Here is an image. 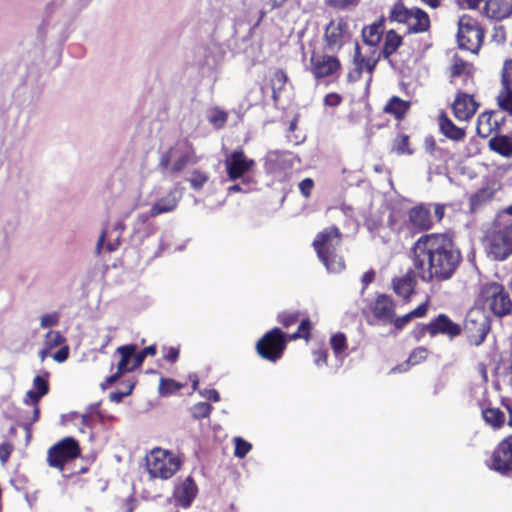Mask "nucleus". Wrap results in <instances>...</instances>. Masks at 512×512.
Here are the masks:
<instances>
[{
	"label": "nucleus",
	"mask_w": 512,
	"mask_h": 512,
	"mask_svg": "<svg viewBox=\"0 0 512 512\" xmlns=\"http://www.w3.org/2000/svg\"><path fill=\"white\" fill-rule=\"evenodd\" d=\"M412 18L416 20L414 24H408L407 34H418L427 32L430 28V18L427 12L419 7H413Z\"/></svg>",
	"instance_id": "29"
},
{
	"label": "nucleus",
	"mask_w": 512,
	"mask_h": 512,
	"mask_svg": "<svg viewBox=\"0 0 512 512\" xmlns=\"http://www.w3.org/2000/svg\"><path fill=\"white\" fill-rule=\"evenodd\" d=\"M238 180H240L239 183H235L228 187V193H247L251 190V186L255 184L254 179L251 176L241 177Z\"/></svg>",
	"instance_id": "45"
},
{
	"label": "nucleus",
	"mask_w": 512,
	"mask_h": 512,
	"mask_svg": "<svg viewBox=\"0 0 512 512\" xmlns=\"http://www.w3.org/2000/svg\"><path fill=\"white\" fill-rule=\"evenodd\" d=\"M431 337L437 335H445L450 339L456 338L462 333V326L454 322L448 315L444 313L438 314L430 322Z\"/></svg>",
	"instance_id": "16"
},
{
	"label": "nucleus",
	"mask_w": 512,
	"mask_h": 512,
	"mask_svg": "<svg viewBox=\"0 0 512 512\" xmlns=\"http://www.w3.org/2000/svg\"><path fill=\"white\" fill-rule=\"evenodd\" d=\"M498 108L505 112L512 104V59H506L501 71V89L496 97Z\"/></svg>",
	"instance_id": "14"
},
{
	"label": "nucleus",
	"mask_w": 512,
	"mask_h": 512,
	"mask_svg": "<svg viewBox=\"0 0 512 512\" xmlns=\"http://www.w3.org/2000/svg\"><path fill=\"white\" fill-rule=\"evenodd\" d=\"M330 346L336 357L341 356L347 349V337L343 332H337L330 337Z\"/></svg>",
	"instance_id": "41"
},
{
	"label": "nucleus",
	"mask_w": 512,
	"mask_h": 512,
	"mask_svg": "<svg viewBox=\"0 0 512 512\" xmlns=\"http://www.w3.org/2000/svg\"><path fill=\"white\" fill-rule=\"evenodd\" d=\"M488 147L491 151L506 157H512V136L507 134H495L490 138Z\"/></svg>",
	"instance_id": "26"
},
{
	"label": "nucleus",
	"mask_w": 512,
	"mask_h": 512,
	"mask_svg": "<svg viewBox=\"0 0 512 512\" xmlns=\"http://www.w3.org/2000/svg\"><path fill=\"white\" fill-rule=\"evenodd\" d=\"M299 190L304 197H309L314 187V181L311 178H305L299 183Z\"/></svg>",
	"instance_id": "61"
},
{
	"label": "nucleus",
	"mask_w": 512,
	"mask_h": 512,
	"mask_svg": "<svg viewBox=\"0 0 512 512\" xmlns=\"http://www.w3.org/2000/svg\"><path fill=\"white\" fill-rule=\"evenodd\" d=\"M416 286V274L412 269H409L402 277H395L392 279L393 291L409 301L414 293Z\"/></svg>",
	"instance_id": "21"
},
{
	"label": "nucleus",
	"mask_w": 512,
	"mask_h": 512,
	"mask_svg": "<svg viewBox=\"0 0 512 512\" xmlns=\"http://www.w3.org/2000/svg\"><path fill=\"white\" fill-rule=\"evenodd\" d=\"M49 373L44 372L43 375H36L33 379V390L38 391L39 394L46 396L49 393L50 386L48 381Z\"/></svg>",
	"instance_id": "47"
},
{
	"label": "nucleus",
	"mask_w": 512,
	"mask_h": 512,
	"mask_svg": "<svg viewBox=\"0 0 512 512\" xmlns=\"http://www.w3.org/2000/svg\"><path fill=\"white\" fill-rule=\"evenodd\" d=\"M395 307V301L390 295L379 294L371 309L377 320L390 324L395 316Z\"/></svg>",
	"instance_id": "20"
},
{
	"label": "nucleus",
	"mask_w": 512,
	"mask_h": 512,
	"mask_svg": "<svg viewBox=\"0 0 512 512\" xmlns=\"http://www.w3.org/2000/svg\"><path fill=\"white\" fill-rule=\"evenodd\" d=\"M478 107L479 103L475 101L473 95L462 91L457 92L451 105L453 114L459 121L470 120L477 112Z\"/></svg>",
	"instance_id": "15"
},
{
	"label": "nucleus",
	"mask_w": 512,
	"mask_h": 512,
	"mask_svg": "<svg viewBox=\"0 0 512 512\" xmlns=\"http://www.w3.org/2000/svg\"><path fill=\"white\" fill-rule=\"evenodd\" d=\"M134 388H135V383H129V389H127L126 391H120V390L113 391L109 394V399L111 402L121 403L125 397L132 394Z\"/></svg>",
	"instance_id": "54"
},
{
	"label": "nucleus",
	"mask_w": 512,
	"mask_h": 512,
	"mask_svg": "<svg viewBox=\"0 0 512 512\" xmlns=\"http://www.w3.org/2000/svg\"><path fill=\"white\" fill-rule=\"evenodd\" d=\"M478 300L486 304L497 317L509 315L512 311V300L503 285L497 282L485 283L481 286Z\"/></svg>",
	"instance_id": "4"
},
{
	"label": "nucleus",
	"mask_w": 512,
	"mask_h": 512,
	"mask_svg": "<svg viewBox=\"0 0 512 512\" xmlns=\"http://www.w3.org/2000/svg\"><path fill=\"white\" fill-rule=\"evenodd\" d=\"M146 466L148 473L152 478H161L166 480L174 475L173 470L170 469L166 460H161L153 454L151 457L146 458Z\"/></svg>",
	"instance_id": "25"
},
{
	"label": "nucleus",
	"mask_w": 512,
	"mask_h": 512,
	"mask_svg": "<svg viewBox=\"0 0 512 512\" xmlns=\"http://www.w3.org/2000/svg\"><path fill=\"white\" fill-rule=\"evenodd\" d=\"M328 272L339 273L345 268V263L342 257L331 252L325 254L324 258H319Z\"/></svg>",
	"instance_id": "37"
},
{
	"label": "nucleus",
	"mask_w": 512,
	"mask_h": 512,
	"mask_svg": "<svg viewBox=\"0 0 512 512\" xmlns=\"http://www.w3.org/2000/svg\"><path fill=\"white\" fill-rule=\"evenodd\" d=\"M213 410V406L208 402H198L190 408L191 416L195 420L208 418Z\"/></svg>",
	"instance_id": "42"
},
{
	"label": "nucleus",
	"mask_w": 512,
	"mask_h": 512,
	"mask_svg": "<svg viewBox=\"0 0 512 512\" xmlns=\"http://www.w3.org/2000/svg\"><path fill=\"white\" fill-rule=\"evenodd\" d=\"M484 10L488 17L502 20L512 15V0H487Z\"/></svg>",
	"instance_id": "24"
},
{
	"label": "nucleus",
	"mask_w": 512,
	"mask_h": 512,
	"mask_svg": "<svg viewBox=\"0 0 512 512\" xmlns=\"http://www.w3.org/2000/svg\"><path fill=\"white\" fill-rule=\"evenodd\" d=\"M488 241V256L495 261L506 260L512 255V223L493 231Z\"/></svg>",
	"instance_id": "8"
},
{
	"label": "nucleus",
	"mask_w": 512,
	"mask_h": 512,
	"mask_svg": "<svg viewBox=\"0 0 512 512\" xmlns=\"http://www.w3.org/2000/svg\"><path fill=\"white\" fill-rule=\"evenodd\" d=\"M348 35V23L340 18L337 23L334 20L326 25L324 30L325 48L330 52H339L344 45V38Z\"/></svg>",
	"instance_id": "12"
},
{
	"label": "nucleus",
	"mask_w": 512,
	"mask_h": 512,
	"mask_svg": "<svg viewBox=\"0 0 512 512\" xmlns=\"http://www.w3.org/2000/svg\"><path fill=\"white\" fill-rule=\"evenodd\" d=\"M81 454L79 442L67 436L52 445L47 452V463L50 467L64 471L66 463L75 460Z\"/></svg>",
	"instance_id": "5"
},
{
	"label": "nucleus",
	"mask_w": 512,
	"mask_h": 512,
	"mask_svg": "<svg viewBox=\"0 0 512 512\" xmlns=\"http://www.w3.org/2000/svg\"><path fill=\"white\" fill-rule=\"evenodd\" d=\"M199 394L206 398L208 401H211V402H219L221 397H220V393L212 388V389H203V390H199Z\"/></svg>",
	"instance_id": "63"
},
{
	"label": "nucleus",
	"mask_w": 512,
	"mask_h": 512,
	"mask_svg": "<svg viewBox=\"0 0 512 512\" xmlns=\"http://www.w3.org/2000/svg\"><path fill=\"white\" fill-rule=\"evenodd\" d=\"M410 253L418 276L425 283L450 280L462 261L452 238L442 233L423 234Z\"/></svg>",
	"instance_id": "1"
},
{
	"label": "nucleus",
	"mask_w": 512,
	"mask_h": 512,
	"mask_svg": "<svg viewBox=\"0 0 512 512\" xmlns=\"http://www.w3.org/2000/svg\"><path fill=\"white\" fill-rule=\"evenodd\" d=\"M427 355L428 350L425 347H417L410 353L407 362L416 365L426 359Z\"/></svg>",
	"instance_id": "50"
},
{
	"label": "nucleus",
	"mask_w": 512,
	"mask_h": 512,
	"mask_svg": "<svg viewBox=\"0 0 512 512\" xmlns=\"http://www.w3.org/2000/svg\"><path fill=\"white\" fill-rule=\"evenodd\" d=\"M403 45V38L394 29H390L385 33L384 43L380 50V56L385 60L397 52Z\"/></svg>",
	"instance_id": "27"
},
{
	"label": "nucleus",
	"mask_w": 512,
	"mask_h": 512,
	"mask_svg": "<svg viewBox=\"0 0 512 512\" xmlns=\"http://www.w3.org/2000/svg\"><path fill=\"white\" fill-rule=\"evenodd\" d=\"M491 329L489 316L479 311H470L464 321L462 331L465 332L470 344L480 346L485 341Z\"/></svg>",
	"instance_id": "7"
},
{
	"label": "nucleus",
	"mask_w": 512,
	"mask_h": 512,
	"mask_svg": "<svg viewBox=\"0 0 512 512\" xmlns=\"http://www.w3.org/2000/svg\"><path fill=\"white\" fill-rule=\"evenodd\" d=\"M201 58L198 59V66L202 70L203 73L209 72L215 69L218 65V60L216 55L212 53L210 48L203 47L200 49Z\"/></svg>",
	"instance_id": "36"
},
{
	"label": "nucleus",
	"mask_w": 512,
	"mask_h": 512,
	"mask_svg": "<svg viewBox=\"0 0 512 512\" xmlns=\"http://www.w3.org/2000/svg\"><path fill=\"white\" fill-rule=\"evenodd\" d=\"M426 333H429V335L431 336L430 323H418L411 332L412 336L416 339V341H420L421 338H423Z\"/></svg>",
	"instance_id": "55"
},
{
	"label": "nucleus",
	"mask_w": 512,
	"mask_h": 512,
	"mask_svg": "<svg viewBox=\"0 0 512 512\" xmlns=\"http://www.w3.org/2000/svg\"><path fill=\"white\" fill-rule=\"evenodd\" d=\"M311 329L312 323L309 318L302 319L297 330L290 335H287L279 327H274L257 341L256 352L262 359L275 363L282 358L288 340L308 339Z\"/></svg>",
	"instance_id": "2"
},
{
	"label": "nucleus",
	"mask_w": 512,
	"mask_h": 512,
	"mask_svg": "<svg viewBox=\"0 0 512 512\" xmlns=\"http://www.w3.org/2000/svg\"><path fill=\"white\" fill-rule=\"evenodd\" d=\"M60 315L58 312L47 313L41 316L40 326L42 328H51L59 323Z\"/></svg>",
	"instance_id": "51"
},
{
	"label": "nucleus",
	"mask_w": 512,
	"mask_h": 512,
	"mask_svg": "<svg viewBox=\"0 0 512 512\" xmlns=\"http://www.w3.org/2000/svg\"><path fill=\"white\" fill-rule=\"evenodd\" d=\"M340 229L332 225L319 232L313 241V247L318 258H324L325 254L335 252L336 246L341 242Z\"/></svg>",
	"instance_id": "11"
},
{
	"label": "nucleus",
	"mask_w": 512,
	"mask_h": 512,
	"mask_svg": "<svg viewBox=\"0 0 512 512\" xmlns=\"http://www.w3.org/2000/svg\"><path fill=\"white\" fill-rule=\"evenodd\" d=\"M287 80H288V76H287L286 72L283 71L282 69H278L274 73V76L271 80V86H273V84L275 83V85H277L278 88L283 89Z\"/></svg>",
	"instance_id": "59"
},
{
	"label": "nucleus",
	"mask_w": 512,
	"mask_h": 512,
	"mask_svg": "<svg viewBox=\"0 0 512 512\" xmlns=\"http://www.w3.org/2000/svg\"><path fill=\"white\" fill-rule=\"evenodd\" d=\"M145 359L146 358L144 357V355L140 352V350L137 349L132 356V364L130 365L131 372H134L137 369L141 368Z\"/></svg>",
	"instance_id": "64"
},
{
	"label": "nucleus",
	"mask_w": 512,
	"mask_h": 512,
	"mask_svg": "<svg viewBox=\"0 0 512 512\" xmlns=\"http://www.w3.org/2000/svg\"><path fill=\"white\" fill-rule=\"evenodd\" d=\"M482 417L486 424L493 429H500L505 423V414L499 408L489 407L482 410Z\"/></svg>",
	"instance_id": "34"
},
{
	"label": "nucleus",
	"mask_w": 512,
	"mask_h": 512,
	"mask_svg": "<svg viewBox=\"0 0 512 512\" xmlns=\"http://www.w3.org/2000/svg\"><path fill=\"white\" fill-rule=\"evenodd\" d=\"M438 124L440 132L452 141H462L466 136L465 128L456 126L444 111L438 116Z\"/></svg>",
	"instance_id": "23"
},
{
	"label": "nucleus",
	"mask_w": 512,
	"mask_h": 512,
	"mask_svg": "<svg viewBox=\"0 0 512 512\" xmlns=\"http://www.w3.org/2000/svg\"><path fill=\"white\" fill-rule=\"evenodd\" d=\"M411 104L398 96H392L384 106V112L394 116L396 120H402L408 112Z\"/></svg>",
	"instance_id": "30"
},
{
	"label": "nucleus",
	"mask_w": 512,
	"mask_h": 512,
	"mask_svg": "<svg viewBox=\"0 0 512 512\" xmlns=\"http://www.w3.org/2000/svg\"><path fill=\"white\" fill-rule=\"evenodd\" d=\"M300 313L299 312H281L277 316V320L279 323H281L285 328H289L290 326L294 325L298 319H299Z\"/></svg>",
	"instance_id": "49"
},
{
	"label": "nucleus",
	"mask_w": 512,
	"mask_h": 512,
	"mask_svg": "<svg viewBox=\"0 0 512 512\" xmlns=\"http://www.w3.org/2000/svg\"><path fill=\"white\" fill-rule=\"evenodd\" d=\"M227 118L228 114L219 107H214L207 113V120L215 129L223 128L226 124Z\"/></svg>",
	"instance_id": "39"
},
{
	"label": "nucleus",
	"mask_w": 512,
	"mask_h": 512,
	"mask_svg": "<svg viewBox=\"0 0 512 512\" xmlns=\"http://www.w3.org/2000/svg\"><path fill=\"white\" fill-rule=\"evenodd\" d=\"M183 196V188L176 186L169 193L158 199L150 208V215L158 216L164 213L172 212L176 209Z\"/></svg>",
	"instance_id": "19"
},
{
	"label": "nucleus",
	"mask_w": 512,
	"mask_h": 512,
	"mask_svg": "<svg viewBox=\"0 0 512 512\" xmlns=\"http://www.w3.org/2000/svg\"><path fill=\"white\" fill-rule=\"evenodd\" d=\"M66 338L59 331H48L45 335V346L53 349L65 343Z\"/></svg>",
	"instance_id": "48"
},
{
	"label": "nucleus",
	"mask_w": 512,
	"mask_h": 512,
	"mask_svg": "<svg viewBox=\"0 0 512 512\" xmlns=\"http://www.w3.org/2000/svg\"><path fill=\"white\" fill-rule=\"evenodd\" d=\"M44 397L43 394H39L38 391L30 389L26 392L24 403L26 405L38 406L40 400Z\"/></svg>",
	"instance_id": "57"
},
{
	"label": "nucleus",
	"mask_w": 512,
	"mask_h": 512,
	"mask_svg": "<svg viewBox=\"0 0 512 512\" xmlns=\"http://www.w3.org/2000/svg\"><path fill=\"white\" fill-rule=\"evenodd\" d=\"M178 152L177 147H171L166 152L162 153L160 157L159 166L162 170L167 169L170 166L171 160L176 157Z\"/></svg>",
	"instance_id": "53"
},
{
	"label": "nucleus",
	"mask_w": 512,
	"mask_h": 512,
	"mask_svg": "<svg viewBox=\"0 0 512 512\" xmlns=\"http://www.w3.org/2000/svg\"><path fill=\"white\" fill-rule=\"evenodd\" d=\"M264 11L259 12L258 18L252 22L249 15L243 14L235 18L234 20H227L226 22L220 23L215 28V33L221 36L223 26L227 24L230 29L229 35L223 36V40L227 42V46L237 51L246 52V47L243 45L248 44L254 31L259 27L261 21L265 16Z\"/></svg>",
	"instance_id": "3"
},
{
	"label": "nucleus",
	"mask_w": 512,
	"mask_h": 512,
	"mask_svg": "<svg viewBox=\"0 0 512 512\" xmlns=\"http://www.w3.org/2000/svg\"><path fill=\"white\" fill-rule=\"evenodd\" d=\"M225 171L230 181L248 176L255 166V161L248 158L242 148H237L226 155Z\"/></svg>",
	"instance_id": "9"
},
{
	"label": "nucleus",
	"mask_w": 512,
	"mask_h": 512,
	"mask_svg": "<svg viewBox=\"0 0 512 512\" xmlns=\"http://www.w3.org/2000/svg\"><path fill=\"white\" fill-rule=\"evenodd\" d=\"M393 151L398 155H412L414 150L409 147V136L406 134H400L393 144Z\"/></svg>",
	"instance_id": "43"
},
{
	"label": "nucleus",
	"mask_w": 512,
	"mask_h": 512,
	"mask_svg": "<svg viewBox=\"0 0 512 512\" xmlns=\"http://www.w3.org/2000/svg\"><path fill=\"white\" fill-rule=\"evenodd\" d=\"M342 97L338 93L331 92L324 97V105L328 107H337L341 104Z\"/></svg>",
	"instance_id": "60"
},
{
	"label": "nucleus",
	"mask_w": 512,
	"mask_h": 512,
	"mask_svg": "<svg viewBox=\"0 0 512 512\" xmlns=\"http://www.w3.org/2000/svg\"><path fill=\"white\" fill-rule=\"evenodd\" d=\"M198 493V487L192 476H187L184 481L176 485L173 491V497L182 508H188L192 505Z\"/></svg>",
	"instance_id": "18"
},
{
	"label": "nucleus",
	"mask_w": 512,
	"mask_h": 512,
	"mask_svg": "<svg viewBox=\"0 0 512 512\" xmlns=\"http://www.w3.org/2000/svg\"><path fill=\"white\" fill-rule=\"evenodd\" d=\"M385 22V17L381 16L372 24L364 26L361 31L363 43L370 47H377L383 37Z\"/></svg>",
	"instance_id": "22"
},
{
	"label": "nucleus",
	"mask_w": 512,
	"mask_h": 512,
	"mask_svg": "<svg viewBox=\"0 0 512 512\" xmlns=\"http://www.w3.org/2000/svg\"><path fill=\"white\" fill-rule=\"evenodd\" d=\"M411 227L417 232L428 231L433 226L431 212L426 204H418L408 211Z\"/></svg>",
	"instance_id": "17"
},
{
	"label": "nucleus",
	"mask_w": 512,
	"mask_h": 512,
	"mask_svg": "<svg viewBox=\"0 0 512 512\" xmlns=\"http://www.w3.org/2000/svg\"><path fill=\"white\" fill-rule=\"evenodd\" d=\"M314 354V363L317 367H322L327 365L328 358V350L327 349H319L313 352Z\"/></svg>",
	"instance_id": "62"
},
{
	"label": "nucleus",
	"mask_w": 512,
	"mask_h": 512,
	"mask_svg": "<svg viewBox=\"0 0 512 512\" xmlns=\"http://www.w3.org/2000/svg\"><path fill=\"white\" fill-rule=\"evenodd\" d=\"M289 154L280 151H269L264 158V169L268 174H273L284 169L286 157Z\"/></svg>",
	"instance_id": "28"
},
{
	"label": "nucleus",
	"mask_w": 512,
	"mask_h": 512,
	"mask_svg": "<svg viewBox=\"0 0 512 512\" xmlns=\"http://www.w3.org/2000/svg\"><path fill=\"white\" fill-rule=\"evenodd\" d=\"M494 191L489 187H482L470 196V212L476 213L485 203L492 200Z\"/></svg>",
	"instance_id": "32"
},
{
	"label": "nucleus",
	"mask_w": 512,
	"mask_h": 512,
	"mask_svg": "<svg viewBox=\"0 0 512 512\" xmlns=\"http://www.w3.org/2000/svg\"><path fill=\"white\" fill-rule=\"evenodd\" d=\"M184 145L187 147V150L183 152L181 155L177 157V159L174 161L173 165L171 166V172L173 173H179L181 172L189 163H195L196 161L193 160L194 158V149L190 145L188 141L184 142Z\"/></svg>",
	"instance_id": "35"
},
{
	"label": "nucleus",
	"mask_w": 512,
	"mask_h": 512,
	"mask_svg": "<svg viewBox=\"0 0 512 512\" xmlns=\"http://www.w3.org/2000/svg\"><path fill=\"white\" fill-rule=\"evenodd\" d=\"M184 387V384L176 381L173 378L161 377L158 387V392L161 396H170Z\"/></svg>",
	"instance_id": "38"
},
{
	"label": "nucleus",
	"mask_w": 512,
	"mask_h": 512,
	"mask_svg": "<svg viewBox=\"0 0 512 512\" xmlns=\"http://www.w3.org/2000/svg\"><path fill=\"white\" fill-rule=\"evenodd\" d=\"M413 320L410 313H407L403 316L396 317V315L393 317V320H391L390 324L394 325V328L398 331L402 330L409 322Z\"/></svg>",
	"instance_id": "58"
},
{
	"label": "nucleus",
	"mask_w": 512,
	"mask_h": 512,
	"mask_svg": "<svg viewBox=\"0 0 512 512\" xmlns=\"http://www.w3.org/2000/svg\"><path fill=\"white\" fill-rule=\"evenodd\" d=\"M412 14L413 7L407 8L402 1H398L390 10L389 20L391 22L408 24L409 20L412 19Z\"/></svg>",
	"instance_id": "33"
},
{
	"label": "nucleus",
	"mask_w": 512,
	"mask_h": 512,
	"mask_svg": "<svg viewBox=\"0 0 512 512\" xmlns=\"http://www.w3.org/2000/svg\"><path fill=\"white\" fill-rule=\"evenodd\" d=\"M233 443L234 456L239 459L245 458L247 454L252 450V444L240 436L234 437Z\"/></svg>",
	"instance_id": "44"
},
{
	"label": "nucleus",
	"mask_w": 512,
	"mask_h": 512,
	"mask_svg": "<svg viewBox=\"0 0 512 512\" xmlns=\"http://www.w3.org/2000/svg\"><path fill=\"white\" fill-rule=\"evenodd\" d=\"M185 180L190 183V186L194 191H200L209 181V175L206 172L194 169L191 175Z\"/></svg>",
	"instance_id": "40"
},
{
	"label": "nucleus",
	"mask_w": 512,
	"mask_h": 512,
	"mask_svg": "<svg viewBox=\"0 0 512 512\" xmlns=\"http://www.w3.org/2000/svg\"><path fill=\"white\" fill-rule=\"evenodd\" d=\"M489 468L502 476L512 477V435L497 445L492 453Z\"/></svg>",
	"instance_id": "10"
},
{
	"label": "nucleus",
	"mask_w": 512,
	"mask_h": 512,
	"mask_svg": "<svg viewBox=\"0 0 512 512\" xmlns=\"http://www.w3.org/2000/svg\"><path fill=\"white\" fill-rule=\"evenodd\" d=\"M311 72L316 79H322L333 75L341 69V63L335 55L317 56L315 53L310 58Z\"/></svg>",
	"instance_id": "13"
},
{
	"label": "nucleus",
	"mask_w": 512,
	"mask_h": 512,
	"mask_svg": "<svg viewBox=\"0 0 512 512\" xmlns=\"http://www.w3.org/2000/svg\"><path fill=\"white\" fill-rule=\"evenodd\" d=\"M456 37L460 49L476 54L480 49L484 34L476 20L468 15H463L458 21Z\"/></svg>",
	"instance_id": "6"
},
{
	"label": "nucleus",
	"mask_w": 512,
	"mask_h": 512,
	"mask_svg": "<svg viewBox=\"0 0 512 512\" xmlns=\"http://www.w3.org/2000/svg\"><path fill=\"white\" fill-rule=\"evenodd\" d=\"M137 350V344L130 343L119 346L116 353L119 354L120 360L117 363V369L124 374L131 373L130 363L132 364L133 353Z\"/></svg>",
	"instance_id": "31"
},
{
	"label": "nucleus",
	"mask_w": 512,
	"mask_h": 512,
	"mask_svg": "<svg viewBox=\"0 0 512 512\" xmlns=\"http://www.w3.org/2000/svg\"><path fill=\"white\" fill-rule=\"evenodd\" d=\"M380 59H383V57L380 56V52L377 54L376 57H373V58L365 57L364 63L361 64V67H362L363 71L365 70L370 75H372V73L375 71V69L377 67V64L380 61Z\"/></svg>",
	"instance_id": "56"
},
{
	"label": "nucleus",
	"mask_w": 512,
	"mask_h": 512,
	"mask_svg": "<svg viewBox=\"0 0 512 512\" xmlns=\"http://www.w3.org/2000/svg\"><path fill=\"white\" fill-rule=\"evenodd\" d=\"M454 62L451 66V77L456 78L461 75H465L466 77H472L471 74L466 70L468 63L460 58L458 55L454 56Z\"/></svg>",
	"instance_id": "46"
},
{
	"label": "nucleus",
	"mask_w": 512,
	"mask_h": 512,
	"mask_svg": "<svg viewBox=\"0 0 512 512\" xmlns=\"http://www.w3.org/2000/svg\"><path fill=\"white\" fill-rule=\"evenodd\" d=\"M360 3V0H326V4L329 7L346 10L351 6H357Z\"/></svg>",
	"instance_id": "52"
}]
</instances>
